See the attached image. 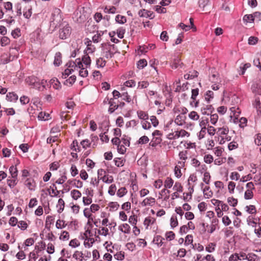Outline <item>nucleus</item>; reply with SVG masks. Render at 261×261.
<instances>
[{"label":"nucleus","mask_w":261,"mask_h":261,"mask_svg":"<svg viewBox=\"0 0 261 261\" xmlns=\"http://www.w3.org/2000/svg\"><path fill=\"white\" fill-rule=\"evenodd\" d=\"M67 66L69 68L74 67V70H79V75L83 77L88 75V72L86 67H84V65L80 58L76 59L75 61H70L67 63Z\"/></svg>","instance_id":"obj_1"},{"label":"nucleus","mask_w":261,"mask_h":261,"mask_svg":"<svg viewBox=\"0 0 261 261\" xmlns=\"http://www.w3.org/2000/svg\"><path fill=\"white\" fill-rule=\"evenodd\" d=\"M229 131V128L227 126L217 128L216 135L218 137L219 144H223L226 141H229L231 140V137L228 135Z\"/></svg>","instance_id":"obj_2"},{"label":"nucleus","mask_w":261,"mask_h":261,"mask_svg":"<svg viewBox=\"0 0 261 261\" xmlns=\"http://www.w3.org/2000/svg\"><path fill=\"white\" fill-rule=\"evenodd\" d=\"M63 20L61 11L59 9L56 8L51 15L50 25L57 28L60 25Z\"/></svg>","instance_id":"obj_3"},{"label":"nucleus","mask_w":261,"mask_h":261,"mask_svg":"<svg viewBox=\"0 0 261 261\" xmlns=\"http://www.w3.org/2000/svg\"><path fill=\"white\" fill-rule=\"evenodd\" d=\"M62 28L59 30V37L61 39H66L70 36L71 32V28L65 22L62 23Z\"/></svg>","instance_id":"obj_4"},{"label":"nucleus","mask_w":261,"mask_h":261,"mask_svg":"<svg viewBox=\"0 0 261 261\" xmlns=\"http://www.w3.org/2000/svg\"><path fill=\"white\" fill-rule=\"evenodd\" d=\"M25 82L33 88L38 89L39 91H42L40 87V83L39 79L35 76H28L25 79Z\"/></svg>","instance_id":"obj_5"},{"label":"nucleus","mask_w":261,"mask_h":261,"mask_svg":"<svg viewBox=\"0 0 261 261\" xmlns=\"http://www.w3.org/2000/svg\"><path fill=\"white\" fill-rule=\"evenodd\" d=\"M75 15L76 17V21L79 23L84 22L88 18V14L85 12L84 8L76 11Z\"/></svg>","instance_id":"obj_6"},{"label":"nucleus","mask_w":261,"mask_h":261,"mask_svg":"<svg viewBox=\"0 0 261 261\" xmlns=\"http://www.w3.org/2000/svg\"><path fill=\"white\" fill-rule=\"evenodd\" d=\"M36 3H24V7L23 9V14L25 18L29 19L32 14L33 6L36 5Z\"/></svg>","instance_id":"obj_7"},{"label":"nucleus","mask_w":261,"mask_h":261,"mask_svg":"<svg viewBox=\"0 0 261 261\" xmlns=\"http://www.w3.org/2000/svg\"><path fill=\"white\" fill-rule=\"evenodd\" d=\"M197 180V177L196 175L194 174H191L188 178V183L189 187L188 188L189 193L190 195L191 196V194L194 192V188L195 185L194 183Z\"/></svg>","instance_id":"obj_8"},{"label":"nucleus","mask_w":261,"mask_h":261,"mask_svg":"<svg viewBox=\"0 0 261 261\" xmlns=\"http://www.w3.org/2000/svg\"><path fill=\"white\" fill-rule=\"evenodd\" d=\"M199 107L200 111L203 115H208L212 113L214 110L213 106L211 105H209L208 103H202L200 105Z\"/></svg>","instance_id":"obj_9"},{"label":"nucleus","mask_w":261,"mask_h":261,"mask_svg":"<svg viewBox=\"0 0 261 261\" xmlns=\"http://www.w3.org/2000/svg\"><path fill=\"white\" fill-rule=\"evenodd\" d=\"M155 202V199L152 197H149L145 198L141 203L142 206H152Z\"/></svg>","instance_id":"obj_10"},{"label":"nucleus","mask_w":261,"mask_h":261,"mask_svg":"<svg viewBox=\"0 0 261 261\" xmlns=\"http://www.w3.org/2000/svg\"><path fill=\"white\" fill-rule=\"evenodd\" d=\"M107 101H108V104L110 105L109 112L110 113H112L118 108V105L117 104L116 102L114 101V99L112 98L110 99L107 98Z\"/></svg>","instance_id":"obj_11"},{"label":"nucleus","mask_w":261,"mask_h":261,"mask_svg":"<svg viewBox=\"0 0 261 261\" xmlns=\"http://www.w3.org/2000/svg\"><path fill=\"white\" fill-rule=\"evenodd\" d=\"M25 185L31 191H34L35 188V182L34 180L32 178H28L24 182Z\"/></svg>","instance_id":"obj_12"},{"label":"nucleus","mask_w":261,"mask_h":261,"mask_svg":"<svg viewBox=\"0 0 261 261\" xmlns=\"http://www.w3.org/2000/svg\"><path fill=\"white\" fill-rule=\"evenodd\" d=\"M162 140L160 137H153L151 141L149 143V146L155 147L158 145L160 144Z\"/></svg>","instance_id":"obj_13"},{"label":"nucleus","mask_w":261,"mask_h":261,"mask_svg":"<svg viewBox=\"0 0 261 261\" xmlns=\"http://www.w3.org/2000/svg\"><path fill=\"white\" fill-rule=\"evenodd\" d=\"M6 99L11 102H16L18 99V96L14 92H9L6 95Z\"/></svg>","instance_id":"obj_14"},{"label":"nucleus","mask_w":261,"mask_h":261,"mask_svg":"<svg viewBox=\"0 0 261 261\" xmlns=\"http://www.w3.org/2000/svg\"><path fill=\"white\" fill-rule=\"evenodd\" d=\"M84 244L86 247L90 248L92 246L93 244L95 243V240L92 237H84Z\"/></svg>","instance_id":"obj_15"},{"label":"nucleus","mask_w":261,"mask_h":261,"mask_svg":"<svg viewBox=\"0 0 261 261\" xmlns=\"http://www.w3.org/2000/svg\"><path fill=\"white\" fill-rule=\"evenodd\" d=\"M185 116L182 115H178L174 120V122L178 125L181 126L185 123Z\"/></svg>","instance_id":"obj_16"},{"label":"nucleus","mask_w":261,"mask_h":261,"mask_svg":"<svg viewBox=\"0 0 261 261\" xmlns=\"http://www.w3.org/2000/svg\"><path fill=\"white\" fill-rule=\"evenodd\" d=\"M50 84L56 90H60L61 88L60 82L57 78H53L50 80Z\"/></svg>","instance_id":"obj_17"},{"label":"nucleus","mask_w":261,"mask_h":261,"mask_svg":"<svg viewBox=\"0 0 261 261\" xmlns=\"http://www.w3.org/2000/svg\"><path fill=\"white\" fill-rule=\"evenodd\" d=\"M119 230L124 233H129L130 231V227L128 224L124 223L119 226Z\"/></svg>","instance_id":"obj_18"},{"label":"nucleus","mask_w":261,"mask_h":261,"mask_svg":"<svg viewBox=\"0 0 261 261\" xmlns=\"http://www.w3.org/2000/svg\"><path fill=\"white\" fill-rule=\"evenodd\" d=\"M62 63V55L60 52L55 54L54 64L55 66H59Z\"/></svg>","instance_id":"obj_19"},{"label":"nucleus","mask_w":261,"mask_h":261,"mask_svg":"<svg viewBox=\"0 0 261 261\" xmlns=\"http://www.w3.org/2000/svg\"><path fill=\"white\" fill-rule=\"evenodd\" d=\"M82 61V64H84L85 66L86 67V68H88V66H90L91 62V59L90 57L87 54L84 55L82 60H81Z\"/></svg>","instance_id":"obj_20"},{"label":"nucleus","mask_w":261,"mask_h":261,"mask_svg":"<svg viewBox=\"0 0 261 261\" xmlns=\"http://www.w3.org/2000/svg\"><path fill=\"white\" fill-rule=\"evenodd\" d=\"M203 193L204 197L206 198H210L213 196V193L210 190V188L208 186H206L203 189Z\"/></svg>","instance_id":"obj_21"},{"label":"nucleus","mask_w":261,"mask_h":261,"mask_svg":"<svg viewBox=\"0 0 261 261\" xmlns=\"http://www.w3.org/2000/svg\"><path fill=\"white\" fill-rule=\"evenodd\" d=\"M243 20L245 24L254 22V18L253 14H246L243 17Z\"/></svg>","instance_id":"obj_22"},{"label":"nucleus","mask_w":261,"mask_h":261,"mask_svg":"<svg viewBox=\"0 0 261 261\" xmlns=\"http://www.w3.org/2000/svg\"><path fill=\"white\" fill-rule=\"evenodd\" d=\"M155 221V219L151 217L146 218L144 221V225L146 226V228H147L150 225L153 224Z\"/></svg>","instance_id":"obj_23"},{"label":"nucleus","mask_w":261,"mask_h":261,"mask_svg":"<svg viewBox=\"0 0 261 261\" xmlns=\"http://www.w3.org/2000/svg\"><path fill=\"white\" fill-rule=\"evenodd\" d=\"M164 240V239L163 237L158 235L154 238L153 242L158 246H161L163 244Z\"/></svg>","instance_id":"obj_24"},{"label":"nucleus","mask_w":261,"mask_h":261,"mask_svg":"<svg viewBox=\"0 0 261 261\" xmlns=\"http://www.w3.org/2000/svg\"><path fill=\"white\" fill-rule=\"evenodd\" d=\"M71 195L73 199L77 200L81 197L82 194L79 190H73L71 191Z\"/></svg>","instance_id":"obj_25"},{"label":"nucleus","mask_w":261,"mask_h":261,"mask_svg":"<svg viewBox=\"0 0 261 261\" xmlns=\"http://www.w3.org/2000/svg\"><path fill=\"white\" fill-rule=\"evenodd\" d=\"M67 225L65 221L63 220L58 219L56 221V227L57 229H62L65 228Z\"/></svg>","instance_id":"obj_26"},{"label":"nucleus","mask_w":261,"mask_h":261,"mask_svg":"<svg viewBox=\"0 0 261 261\" xmlns=\"http://www.w3.org/2000/svg\"><path fill=\"white\" fill-rule=\"evenodd\" d=\"M173 183L174 181L171 178L167 177L165 181L164 186L166 188L170 189L173 186Z\"/></svg>","instance_id":"obj_27"},{"label":"nucleus","mask_w":261,"mask_h":261,"mask_svg":"<svg viewBox=\"0 0 261 261\" xmlns=\"http://www.w3.org/2000/svg\"><path fill=\"white\" fill-rule=\"evenodd\" d=\"M74 70V67H70L66 69L62 73V78L66 79Z\"/></svg>","instance_id":"obj_28"},{"label":"nucleus","mask_w":261,"mask_h":261,"mask_svg":"<svg viewBox=\"0 0 261 261\" xmlns=\"http://www.w3.org/2000/svg\"><path fill=\"white\" fill-rule=\"evenodd\" d=\"M214 97V92L212 91L208 90L204 95L205 100L207 103H209L211 101V99Z\"/></svg>","instance_id":"obj_29"},{"label":"nucleus","mask_w":261,"mask_h":261,"mask_svg":"<svg viewBox=\"0 0 261 261\" xmlns=\"http://www.w3.org/2000/svg\"><path fill=\"white\" fill-rule=\"evenodd\" d=\"M64 201L61 198L59 199L57 204V207H59V209L58 210L59 213H61L64 210Z\"/></svg>","instance_id":"obj_30"},{"label":"nucleus","mask_w":261,"mask_h":261,"mask_svg":"<svg viewBox=\"0 0 261 261\" xmlns=\"http://www.w3.org/2000/svg\"><path fill=\"white\" fill-rule=\"evenodd\" d=\"M137 115H138V117L141 119H143V120H146L148 119V114L144 111H138Z\"/></svg>","instance_id":"obj_31"},{"label":"nucleus","mask_w":261,"mask_h":261,"mask_svg":"<svg viewBox=\"0 0 261 261\" xmlns=\"http://www.w3.org/2000/svg\"><path fill=\"white\" fill-rule=\"evenodd\" d=\"M10 172L13 178H17L18 171L17 168L13 166H11L9 169Z\"/></svg>","instance_id":"obj_32"},{"label":"nucleus","mask_w":261,"mask_h":261,"mask_svg":"<svg viewBox=\"0 0 261 261\" xmlns=\"http://www.w3.org/2000/svg\"><path fill=\"white\" fill-rule=\"evenodd\" d=\"M151 12L145 9L140 10L138 12V15L140 17H149L150 16Z\"/></svg>","instance_id":"obj_33"},{"label":"nucleus","mask_w":261,"mask_h":261,"mask_svg":"<svg viewBox=\"0 0 261 261\" xmlns=\"http://www.w3.org/2000/svg\"><path fill=\"white\" fill-rule=\"evenodd\" d=\"M59 239L63 241H66L69 239V234L66 231H63L61 234Z\"/></svg>","instance_id":"obj_34"},{"label":"nucleus","mask_w":261,"mask_h":261,"mask_svg":"<svg viewBox=\"0 0 261 261\" xmlns=\"http://www.w3.org/2000/svg\"><path fill=\"white\" fill-rule=\"evenodd\" d=\"M170 225L173 228L178 225V221L176 216H172L170 219Z\"/></svg>","instance_id":"obj_35"},{"label":"nucleus","mask_w":261,"mask_h":261,"mask_svg":"<svg viewBox=\"0 0 261 261\" xmlns=\"http://www.w3.org/2000/svg\"><path fill=\"white\" fill-rule=\"evenodd\" d=\"M216 246V245L215 243H210L206 246L205 250L208 252H213L215 250Z\"/></svg>","instance_id":"obj_36"},{"label":"nucleus","mask_w":261,"mask_h":261,"mask_svg":"<svg viewBox=\"0 0 261 261\" xmlns=\"http://www.w3.org/2000/svg\"><path fill=\"white\" fill-rule=\"evenodd\" d=\"M75 80L76 76L72 75L65 82L64 84L67 86H71L75 82Z\"/></svg>","instance_id":"obj_37"},{"label":"nucleus","mask_w":261,"mask_h":261,"mask_svg":"<svg viewBox=\"0 0 261 261\" xmlns=\"http://www.w3.org/2000/svg\"><path fill=\"white\" fill-rule=\"evenodd\" d=\"M211 175L209 172H205L203 174V181L205 182L206 184L208 185L210 182L211 179Z\"/></svg>","instance_id":"obj_38"},{"label":"nucleus","mask_w":261,"mask_h":261,"mask_svg":"<svg viewBox=\"0 0 261 261\" xmlns=\"http://www.w3.org/2000/svg\"><path fill=\"white\" fill-rule=\"evenodd\" d=\"M173 190L176 192H182V186L181 184L179 182H176L173 186Z\"/></svg>","instance_id":"obj_39"},{"label":"nucleus","mask_w":261,"mask_h":261,"mask_svg":"<svg viewBox=\"0 0 261 261\" xmlns=\"http://www.w3.org/2000/svg\"><path fill=\"white\" fill-rule=\"evenodd\" d=\"M115 20L116 22L120 24H123L126 21L125 17L120 15H117L116 16Z\"/></svg>","instance_id":"obj_40"},{"label":"nucleus","mask_w":261,"mask_h":261,"mask_svg":"<svg viewBox=\"0 0 261 261\" xmlns=\"http://www.w3.org/2000/svg\"><path fill=\"white\" fill-rule=\"evenodd\" d=\"M106 63V61L102 58H99L96 60V65L98 68L104 67Z\"/></svg>","instance_id":"obj_41"},{"label":"nucleus","mask_w":261,"mask_h":261,"mask_svg":"<svg viewBox=\"0 0 261 261\" xmlns=\"http://www.w3.org/2000/svg\"><path fill=\"white\" fill-rule=\"evenodd\" d=\"M149 141L148 137L143 136L139 138L137 143L138 144H144L147 143Z\"/></svg>","instance_id":"obj_42"},{"label":"nucleus","mask_w":261,"mask_h":261,"mask_svg":"<svg viewBox=\"0 0 261 261\" xmlns=\"http://www.w3.org/2000/svg\"><path fill=\"white\" fill-rule=\"evenodd\" d=\"M246 211L249 214H255L256 212V208L254 205H250L245 207Z\"/></svg>","instance_id":"obj_43"},{"label":"nucleus","mask_w":261,"mask_h":261,"mask_svg":"<svg viewBox=\"0 0 261 261\" xmlns=\"http://www.w3.org/2000/svg\"><path fill=\"white\" fill-rule=\"evenodd\" d=\"M253 197V193L250 190H247L244 194V198L246 200L251 199Z\"/></svg>","instance_id":"obj_44"},{"label":"nucleus","mask_w":261,"mask_h":261,"mask_svg":"<svg viewBox=\"0 0 261 261\" xmlns=\"http://www.w3.org/2000/svg\"><path fill=\"white\" fill-rule=\"evenodd\" d=\"M127 193V190L125 187H122L120 188L117 192V195L119 197H122L124 195H125Z\"/></svg>","instance_id":"obj_45"},{"label":"nucleus","mask_w":261,"mask_h":261,"mask_svg":"<svg viewBox=\"0 0 261 261\" xmlns=\"http://www.w3.org/2000/svg\"><path fill=\"white\" fill-rule=\"evenodd\" d=\"M227 202L232 206H236L238 203V200L233 197H228L227 198Z\"/></svg>","instance_id":"obj_46"},{"label":"nucleus","mask_w":261,"mask_h":261,"mask_svg":"<svg viewBox=\"0 0 261 261\" xmlns=\"http://www.w3.org/2000/svg\"><path fill=\"white\" fill-rule=\"evenodd\" d=\"M206 130L210 136H214L215 134H216L217 128H215L213 126L208 125L207 128H206Z\"/></svg>","instance_id":"obj_47"},{"label":"nucleus","mask_w":261,"mask_h":261,"mask_svg":"<svg viewBox=\"0 0 261 261\" xmlns=\"http://www.w3.org/2000/svg\"><path fill=\"white\" fill-rule=\"evenodd\" d=\"M187 155L188 151L187 150L181 151L179 152L178 154V156L180 160L184 161H185L187 159Z\"/></svg>","instance_id":"obj_48"},{"label":"nucleus","mask_w":261,"mask_h":261,"mask_svg":"<svg viewBox=\"0 0 261 261\" xmlns=\"http://www.w3.org/2000/svg\"><path fill=\"white\" fill-rule=\"evenodd\" d=\"M97 233L99 235L107 236L109 234V229L106 227H102L101 229L97 230Z\"/></svg>","instance_id":"obj_49"},{"label":"nucleus","mask_w":261,"mask_h":261,"mask_svg":"<svg viewBox=\"0 0 261 261\" xmlns=\"http://www.w3.org/2000/svg\"><path fill=\"white\" fill-rule=\"evenodd\" d=\"M147 64V61L145 59L140 60L137 63L138 67L140 69H142L145 67Z\"/></svg>","instance_id":"obj_50"},{"label":"nucleus","mask_w":261,"mask_h":261,"mask_svg":"<svg viewBox=\"0 0 261 261\" xmlns=\"http://www.w3.org/2000/svg\"><path fill=\"white\" fill-rule=\"evenodd\" d=\"M245 259H247L248 261H256L257 259V256L256 255L254 254L249 253L247 255Z\"/></svg>","instance_id":"obj_51"},{"label":"nucleus","mask_w":261,"mask_h":261,"mask_svg":"<svg viewBox=\"0 0 261 261\" xmlns=\"http://www.w3.org/2000/svg\"><path fill=\"white\" fill-rule=\"evenodd\" d=\"M17 178H13L12 179H7V185L10 188H13L17 184Z\"/></svg>","instance_id":"obj_52"},{"label":"nucleus","mask_w":261,"mask_h":261,"mask_svg":"<svg viewBox=\"0 0 261 261\" xmlns=\"http://www.w3.org/2000/svg\"><path fill=\"white\" fill-rule=\"evenodd\" d=\"M102 180L104 182L107 184H111L113 181V177L112 176L105 175L102 178Z\"/></svg>","instance_id":"obj_53"},{"label":"nucleus","mask_w":261,"mask_h":261,"mask_svg":"<svg viewBox=\"0 0 261 261\" xmlns=\"http://www.w3.org/2000/svg\"><path fill=\"white\" fill-rule=\"evenodd\" d=\"M125 30L123 28H119L117 30V34L118 37L122 39L124 37V34L125 33Z\"/></svg>","instance_id":"obj_54"},{"label":"nucleus","mask_w":261,"mask_h":261,"mask_svg":"<svg viewBox=\"0 0 261 261\" xmlns=\"http://www.w3.org/2000/svg\"><path fill=\"white\" fill-rule=\"evenodd\" d=\"M242 258H240L239 256V254L234 253L231 254L229 257V261H237L238 260H241Z\"/></svg>","instance_id":"obj_55"},{"label":"nucleus","mask_w":261,"mask_h":261,"mask_svg":"<svg viewBox=\"0 0 261 261\" xmlns=\"http://www.w3.org/2000/svg\"><path fill=\"white\" fill-rule=\"evenodd\" d=\"M174 174L175 176L179 178L181 176V172L180 170V167L178 166H176L174 168Z\"/></svg>","instance_id":"obj_56"},{"label":"nucleus","mask_w":261,"mask_h":261,"mask_svg":"<svg viewBox=\"0 0 261 261\" xmlns=\"http://www.w3.org/2000/svg\"><path fill=\"white\" fill-rule=\"evenodd\" d=\"M54 222V218L51 216H47L45 220V227L50 225Z\"/></svg>","instance_id":"obj_57"},{"label":"nucleus","mask_w":261,"mask_h":261,"mask_svg":"<svg viewBox=\"0 0 261 261\" xmlns=\"http://www.w3.org/2000/svg\"><path fill=\"white\" fill-rule=\"evenodd\" d=\"M116 191V185H114V184H112L109 187V190H108V193L110 195L113 196V195H115Z\"/></svg>","instance_id":"obj_58"},{"label":"nucleus","mask_w":261,"mask_h":261,"mask_svg":"<svg viewBox=\"0 0 261 261\" xmlns=\"http://www.w3.org/2000/svg\"><path fill=\"white\" fill-rule=\"evenodd\" d=\"M70 172L72 176L74 177L78 174L79 171L75 165H72L70 168Z\"/></svg>","instance_id":"obj_59"},{"label":"nucleus","mask_w":261,"mask_h":261,"mask_svg":"<svg viewBox=\"0 0 261 261\" xmlns=\"http://www.w3.org/2000/svg\"><path fill=\"white\" fill-rule=\"evenodd\" d=\"M206 131L207 130H206V126H203L201 128V129L198 134L199 139H201L204 137V136L206 134Z\"/></svg>","instance_id":"obj_60"},{"label":"nucleus","mask_w":261,"mask_h":261,"mask_svg":"<svg viewBox=\"0 0 261 261\" xmlns=\"http://www.w3.org/2000/svg\"><path fill=\"white\" fill-rule=\"evenodd\" d=\"M18 227L21 230H25L28 227L27 223L24 221H20L18 222Z\"/></svg>","instance_id":"obj_61"},{"label":"nucleus","mask_w":261,"mask_h":261,"mask_svg":"<svg viewBox=\"0 0 261 261\" xmlns=\"http://www.w3.org/2000/svg\"><path fill=\"white\" fill-rule=\"evenodd\" d=\"M189 117L190 119L193 120H197L199 118V116L197 112L195 111H192L190 112V113L189 114Z\"/></svg>","instance_id":"obj_62"},{"label":"nucleus","mask_w":261,"mask_h":261,"mask_svg":"<svg viewBox=\"0 0 261 261\" xmlns=\"http://www.w3.org/2000/svg\"><path fill=\"white\" fill-rule=\"evenodd\" d=\"M236 184L234 182L230 181L228 185V190L230 193L232 194L234 193Z\"/></svg>","instance_id":"obj_63"},{"label":"nucleus","mask_w":261,"mask_h":261,"mask_svg":"<svg viewBox=\"0 0 261 261\" xmlns=\"http://www.w3.org/2000/svg\"><path fill=\"white\" fill-rule=\"evenodd\" d=\"M214 161L213 157L211 154H206L204 156V161L207 164H211Z\"/></svg>","instance_id":"obj_64"}]
</instances>
